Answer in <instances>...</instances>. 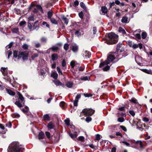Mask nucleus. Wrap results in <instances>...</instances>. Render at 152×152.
<instances>
[{
  "instance_id": "31",
  "label": "nucleus",
  "mask_w": 152,
  "mask_h": 152,
  "mask_svg": "<svg viewBox=\"0 0 152 152\" xmlns=\"http://www.w3.org/2000/svg\"><path fill=\"white\" fill-rule=\"evenodd\" d=\"M142 38L143 39H145L147 36V33L145 32H143L142 34Z\"/></svg>"
},
{
  "instance_id": "57",
  "label": "nucleus",
  "mask_w": 152,
  "mask_h": 152,
  "mask_svg": "<svg viewBox=\"0 0 152 152\" xmlns=\"http://www.w3.org/2000/svg\"><path fill=\"white\" fill-rule=\"evenodd\" d=\"M28 27L29 29L30 30H31L32 29V28H33V26L32 27V26L31 24L29 23H28Z\"/></svg>"
},
{
  "instance_id": "2",
  "label": "nucleus",
  "mask_w": 152,
  "mask_h": 152,
  "mask_svg": "<svg viewBox=\"0 0 152 152\" xmlns=\"http://www.w3.org/2000/svg\"><path fill=\"white\" fill-rule=\"evenodd\" d=\"M108 36L110 38V40L106 41L108 45L113 44L116 43L118 41V36L113 33L109 34Z\"/></svg>"
},
{
  "instance_id": "49",
  "label": "nucleus",
  "mask_w": 152,
  "mask_h": 152,
  "mask_svg": "<svg viewBox=\"0 0 152 152\" xmlns=\"http://www.w3.org/2000/svg\"><path fill=\"white\" fill-rule=\"evenodd\" d=\"M4 78L8 81H10V77L7 76V75H4Z\"/></svg>"
},
{
  "instance_id": "14",
  "label": "nucleus",
  "mask_w": 152,
  "mask_h": 152,
  "mask_svg": "<svg viewBox=\"0 0 152 152\" xmlns=\"http://www.w3.org/2000/svg\"><path fill=\"white\" fill-rule=\"evenodd\" d=\"M73 83L71 81H67L66 83V86L69 88H71L73 86Z\"/></svg>"
},
{
  "instance_id": "33",
  "label": "nucleus",
  "mask_w": 152,
  "mask_h": 152,
  "mask_svg": "<svg viewBox=\"0 0 152 152\" xmlns=\"http://www.w3.org/2000/svg\"><path fill=\"white\" fill-rule=\"evenodd\" d=\"M130 46L132 47L133 49H136L138 47V44H135L131 45Z\"/></svg>"
},
{
  "instance_id": "58",
  "label": "nucleus",
  "mask_w": 152,
  "mask_h": 152,
  "mask_svg": "<svg viewBox=\"0 0 152 152\" xmlns=\"http://www.w3.org/2000/svg\"><path fill=\"white\" fill-rule=\"evenodd\" d=\"M84 95L86 97H89L92 96V95L91 94H84Z\"/></svg>"
},
{
  "instance_id": "64",
  "label": "nucleus",
  "mask_w": 152,
  "mask_h": 152,
  "mask_svg": "<svg viewBox=\"0 0 152 152\" xmlns=\"http://www.w3.org/2000/svg\"><path fill=\"white\" fill-rule=\"evenodd\" d=\"M84 139V137L82 136H80L78 137V140L81 141H83Z\"/></svg>"
},
{
  "instance_id": "35",
  "label": "nucleus",
  "mask_w": 152,
  "mask_h": 152,
  "mask_svg": "<svg viewBox=\"0 0 152 152\" xmlns=\"http://www.w3.org/2000/svg\"><path fill=\"white\" fill-rule=\"evenodd\" d=\"M64 48L66 51L69 48V45L67 43L65 44L64 45Z\"/></svg>"
},
{
  "instance_id": "6",
  "label": "nucleus",
  "mask_w": 152,
  "mask_h": 152,
  "mask_svg": "<svg viewBox=\"0 0 152 152\" xmlns=\"http://www.w3.org/2000/svg\"><path fill=\"white\" fill-rule=\"evenodd\" d=\"M34 9L33 12L35 13L37 12V9L40 10H42V9L41 6L40 5H37L36 7H33L32 5H31L29 7V9Z\"/></svg>"
},
{
  "instance_id": "19",
  "label": "nucleus",
  "mask_w": 152,
  "mask_h": 152,
  "mask_svg": "<svg viewBox=\"0 0 152 152\" xmlns=\"http://www.w3.org/2000/svg\"><path fill=\"white\" fill-rule=\"evenodd\" d=\"M51 58L53 61H55L57 60L58 58V55L55 53L52 54L51 56Z\"/></svg>"
},
{
  "instance_id": "39",
  "label": "nucleus",
  "mask_w": 152,
  "mask_h": 152,
  "mask_svg": "<svg viewBox=\"0 0 152 152\" xmlns=\"http://www.w3.org/2000/svg\"><path fill=\"white\" fill-rule=\"evenodd\" d=\"M22 47L24 50H27L28 49V45L27 44H25L23 45Z\"/></svg>"
},
{
  "instance_id": "62",
  "label": "nucleus",
  "mask_w": 152,
  "mask_h": 152,
  "mask_svg": "<svg viewBox=\"0 0 152 152\" xmlns=\"http://www.w3.org/2000/svg\"><path fill=\"white\" fill-rule=\"evenodd\" d=\"M41 41L42 42H46L47 39L45 37H42L41 39Z\"/></svg>"
},
{
  "instance_id": "59",
  "label": "nucleus",
  "mask_w": 152,
  "mask_h": 152,
  "mask_svg": "<svg viewBox=\"0 0 152 152\" xmlns=\"http://www.w3.org/2000/svg\"><path fill=\"white\" fill-rule=\"evenodd\" d=\"M38 56V55L37 54L34 53L31 56V58L32 59L34 60L35 58L37 57Z\"/></svg>"
},
{
  "instance_id": "23",
  "label": "nucleus",
  "mask_w": 152,
  "mask_h": 152,
  "mask_svg": "<svg viewBox=\"0 0 152 152\" xmlns=\"http://www.w3.org/2000/svg\"><path fill=\"white\" fill-rule=\"evenodd\" d=\"M6 90L7 93H8L10 95L12 96H14L15 95V93L12 91L7 88L6 89Z\"/></svg>"
},
{
  "instance_id": "54",
  "label": "nucleus",
  "mask_w": 152,
  "mask_h": 152,
  "mask_svg": "<svg viewBox=\"0 0 152 152\" xmlns=\"http://www.w3.org/2000/svg\"><path fill=\"white\" fill-rule=\"evenodd\" d=\"M135 37L138 39H141V36L140 34H137L135 35Z\"/></svg>"
},
{
  "instance_id": "12",
  "label": "nucleus",
  "mask_w": 152,
  "mask_h": 152,
  "mask_svg": "<svg viewBox=\"0 0 152 152\" xmlns=\"http://www.w3.org/2000/svg\"><path fill=\"white\" fill-rule=\"evenodd\" d=\"M69 134L72 138L74 139L77 136V132H74L73 134L69 133Z\"/></svg>"
},
{
  "instance_id": "36",
  "label": "nucleus",
  "mask_w": 152,
  "mask_h": 152,
  "mask_svg": "<svg viewBox=\"0 0 152 152\" xmlns=\"http://www.w3.org/2000/svg\"><path fill=\"white\" fill-rule=\"evenodd\" d=\"M137 145H138L141 148H143L142 143L141 141H138L137 142Z\"/></svg>"
},
{
  "instance_id": "27",
  "label": "nucleus",
  "mask_w": 152,
  "mask_h": 152,
  "mask_svg": "<svg viewBox=\"0 0 152 152\" xmlns=\"http://www.w3.org/2000/svg\"><path fill=\"white\" fill-rule=\"evenodd\" d=\"M51 22L53 24H58V22L57 20H56L54 18H52L50 19Z\"/></svg>"
},
{
  "instance_id": "28",
  "label": "nucleus",
  "mask_w": 152,
  "mask_h": 152,
  "mask_svg": "<svg viewBox=\"0 0 152 152\" xmlns=\"http://www.w3.org/2000/svg\"><path fill=\"white\" fill-rule=\"evenodd\" d=\"M38 22V21H37L35 22L34 25L33 26V27L34 29H36L38 28L39 26Z\"/></svg>"
},
{
  "instance_id": "61",
  "label": "nucleus",
  "mask_w": 152,
  "mask_h": 152,
  "mask_svg": "<svg viewBox=\"0 0 152 152\" xmlns=\"http://www.w3.org/2000/svg\"><path fill=\"white\" fill-rule=\"evenodd\" d=\"M91 120V118L90 117H88L86 118V121L87 122H89Z\"/></svg>"
},
{
  "instance_id": "50",
  "label": "nucleus",
  "mask_w": 152,
  "mask_h": 152,
  "mask_svg": "<svg viewBox=\"0 0 152 152\" xmlns=\"http://www.w3.org/2000/svg\"><path fill=\"white\" fill-rule=\"evenodd\" d=\"M142 120L144 122H147L149 121V119H148V118H147L146 117H143Z\"/></svg>"
},
{
  "instance_id": "26",
  "label": "nucleus",
  "mask_w": 152,
  "mask_h": 152,
  "mask_svg": "<svg viewBox=\"0 0 152 152\" xmlns=\"http://www.w3.org/2000/svg\"><path fill=\"white\" fill-rule=\"evenodd\" d=\"M80 7L83 8L85 11H86L87 8L86 7L83 2H81L80 3Z\"/></svg>"
},
{
  "instance_id": "60",
  "label": "nucleus",
  "mask_w": 152,
  "mask_h": 152,
  "mask_svg": "<svg viewBox=\"0 0 152 152\" xmlns=\"http://www.w3.org/2000/svg\"><path fill=\"white\" fill-rule=\"evenodd\" d=\"M26 21H21L19 25L20 26H23V25H24L26 23Z\"/></svg>"
},
{
  "instance_id": "10",
  "label": "nucleus",
  "mask_w": 152,
  "mask_h": 152,
  "mask_svg": "<svg viewBox=\"0 0 152 152\" xmlns=\"http://www.w3.org/2000/svg\"><path fill=\"white\" fill-rule=\"evenodd\" d=\"M7 67L5 68V67H2L1 68V71L2 73L4 75H7Z\"/></svg>"
},
{
  "instance_id": "32",
  "label": "nucleus",
  "mask_w": 152,
  "mask_h": 152,
  "mask_svg": "<svg viewBox=\"0 0 152 152\" xmlns=\"http://www.w3.org/2000/svg\"><path fill=\"white\" fill-rule=\"evenodd\" d=\"M80 79L81 80H88L90 79V77L88 76H86L83 77H81Z\"/></svg>"
},
{
  "instance_id": "18",
  "label": "nucleus",
  "mask_w": 152,
  "mask_h": 152,
  "mask_svg": "<svg viewBox=\"0 0 152 152\" xmlns=\"http://www.w3.org/2000/svg\"><path fill=\"white\" fill-rule=\"evenodd\" d=\"M44 137V134L43 132H41L39 133L38 135V138L39 139H43Z\"/></svg>"
},
{
  "instance_id": "44",
  "label": "nucleus",
  "mask_w": 152,
  "mask_h": 152,
  "mask_svg": "<svg viewBox=\"0 0 152 152\" xmlns=\"http://www.w3.org/2000/svg\"><path fill=\"white\" fill-rule=\"evenodd\" d=\"M58 49V48L56 46H53L52 48V50L53 51H56Z\"/></svg>"
},
{
  "instance_id": "22",
  "label": "nucleus",
  "mask_w": 152,
  "mask_h": 152,
  "mask_svg": "<svg viewBox=\"0 0 152 152\" xmlns=\"http://www.w3.org/2000/svg\"><path fill=\"white\" fill-rule=\"evenodd\" d=\"M58 76V74L56 72H52L51 74V76L54 79H57Z\"/></svg>"
},
{
  "instance_id": "48",
  "label": "nucleus",
  "mask_w": 152,
  "mask_h": 152,
  "mask_svg": "<svg viewBox=\"0 0 152 152\" xmlns=\"http://www.w3.org/2000/svg\"><path fill=\"white\" fill-rule=\"evenodd\" d=\"M118 121L120 122H122L124 121V118L122 117H120L118 118Z\"/></svg>"
},
{
  "instance_id": "46",
  "label": "nucleus",
  "mask_w": 152,
  "mask_h": 152,
  "mask_svg": "<svg viewBox=\"0 0 152 152\" xmlns=\"http://www.w3.org/2000/svg\"><path fill=\"white\" fill-rule=\"evenodd\" d=\"M28 20L29 21H33L34 20V18L33 16H30L28 18Z\"/></svg>"
},
{
  "instance_id": "45",
  "label": "nucleus",
  "mask_w": 152,
  "mask_h": 152,
  "mask_svg": "<svg viewBox=\"0 0 152 152\" xmlns=\"http://www.w3.org/2000/svg\"><path fill=\"white\" fill-rule=\"evenodd\" d=\"M65 105V103H64V102H61L60 103V106L63 109H64L63 107H64Z\"/></svg>"
},
{
  "instance_id": "63",
  "label": "nucleus",
  "mask_w": 152,
  "mask_h": 152,
  "mask_svg": "<svg viewBox=\"0 0 152 152\" xmlns=\"http://www.w3.org/2000/svg\"><path fill=\"white\" fill-rule=\"evenodd\" d=\"M75 34L77 36L79 37L81 33L79 31H77L75 32Z\"/></svg>"
},
{
  "instance_id": "13",
  "label": "nucleus",
  "mask_w": 152,
  "mask_h": 152,
  "mask_svg": "<svg viewBox=\"0 0 152 152\" xmlns=\"http://www.w3.org/2000/svg\"><path fill=\"white\" fill-rule=\"evenodd\" d=\"M17 94L19 96V99L20 100L21 103H23L24 102V99L22 95L19 92H17Z\"/></svg>"
},
{
  "instance_id": "34",
  "label": "nucleus",
  "mask_w": 152,
  "mask_h": 152,
  "mask_svg": "<svg viewBox=\"0 0 152 152\" xmlns=\"http://www.w3.org/2000/svg\"><path fill=\"white\" fill-rule=\"evenodd\" d=\"M130 101L132 102L133 103L135 104H136L137 103V100L134 98H132Z\"/></svg>"
},
{
  "instance_id": "56",
  "label": "nucleus",
  "mask_w": 152,
  "mask_h": 152,
  "mask_svg": "<svg viewBox=\"0 0 152 152\" xmlns=\"http://www.w3.org/2000/svg\"><path fill=\"white\" fill-rule=\"evenodd\" d=\"M12 43H10L8 45H7L6 47V48L7 49L8 48L10 49V48L12 46Z\"/></svg>"
},
{
  "instance_id": "42",
  "label": "nucleus",
  "mask_w": 152,
  "mask_h": 152,
  "mask_svg": "<svg viewBox=\"0 0 152 152\" xmlns=\"http://www.w3.org/2000/svg\"><path fill=\"white\" fill-rule=\"evenodd\" d=\"M12 124L11 122H9L6 124V126L8 128H11L12 127Z\"/></svg>"
},
{
  "instance_id": "52",
  "label": "nucleus",
  "mask_w": 152,
  "mask_h": 152,
  "mask_svg": "<svg viewBox=\"0 0 152 152\" xmlns=\"http://www.w3.org/2000/svg\"><path fill=\"white\" fill-rule=\"evenodd\" d=\"M57 70L59 75H62V72L60 70V68L59 67H57Z\"/></svg>"
},
{
  "instance_id": "7",
  "label": "nucleus",
  "mask_w": 152,
  "mask_h": 152,
  "mask_svg": "<svg viewBox=\"0 0 152 152\" xmlns=\"http://www.w3.org/2000/svg\"><path fill=\"white\" fill-rule=\"evenodd\" d=\"M81 95L80 94H78L75 97V100L74 101L73 104L74 106L77 107V106L78 100L80 98Z\"/></svg>"
},
{
  "instance_id": "40",
  "label": "nucleus",
  "mask_w": 152,
  "mask_h": 152,
  "mask_svg": "<svg viewBox=\"0 0 152 152\" xmlns=\"http://www.w3.org/2000/svg\"><path fill=\"white\" fill-rule=\"evenodd\" d=\"M65 124L68 126L69 125L70 120L69 118H67L64 121Z\"/></svg>"
},
{
  "instance_id": "47",
  "label": "nucleus",
  "mask_w": 152,
  "mask_h": 152,
  "mask_svg": "<svg viewBox=\"0 0 152 152\" xmlns=\"http://www.w3.org/2000/svg\"><path fill=\"white\" fill-rule=\"evenodd\" d=\"M12 31L14 33H17L18 31V29L17 28H15L12 29Z\"/></svg>"
},
{
  "instance_id": "24",
  "label": "nucleus",
  "mask_w": 152,
  "mask_h": 152,
  "mask_svg": "<svg viewBox=\"0 0 152 152\" xmlns=\"http://www.w3.org/2000/svg\"><path fill=\"white\" fill-rule=\"evenodd\" d=\"M48 17L49 19L51 18V17L53 15V12L51 11H49L47 13Z\"/></svg>"
},
{
  "instance_id": "4",
  "label": "nucleus",
  "mask_w": 152,
  "mask_h": 152,
  "mask_svg": "<svg viewBox=\"0 0 152 152\" xmlns=\"http://www.w3.org/2000/svg\"><path fill=\"white\" fill-rule=\"evenodd\" d=\"M29 54V52L28 51H20L18 54V59L22 58L23 60H27Z\"/></svg>"
},
{
  "instance_id": "37",
  "label": "nucleus",
  "mask_w": 152,
  "mask_h": 152,
  "mask_svg": "<svg viewBox=\"0 0 152 152\" xmlns=\"http://www.w3.org/2000/svg\"><path fill=\"white\" fill-rule=\"evenodd\" d=\"M119 31L120 32H122V34H125L126 33V32L124 29L122 28H119Z\"/></svg>"
},
{
  "instance_id": "55",
  "label": "nucleus",
  "mask_w": 152,
  "mask_h": 152,
  "mask_svg": "<svg viewBox=\"0 0 152 152\" xmlns=\"http://www.w3.org/2000/svg\"><path fill=\"white\" fill-rule=\"evenodd\" d=\"M79 16L82 19L83 18V12L81 11L79 13Z\"/></svg>"
},
{
  "instance_id": "53",
  "label": "nucleus",
  "mask_w": 152,
  "mask_h": 152,
  "mask_svg": "<svg viewBox=\"0 0 152 152\" xmlns=\"http://www.w3.org/2000/svg\"><path fill=\"white\" fill-rule=\"evenodd\" d=\"M129 112V114L133 116H134L135 115V113L133 111L130 110Z\"/></svg>"
},
{
  "instance_id": "8",
  "label": "nucleus",
  "mask_w": 152,
  "mask_h": 152,
  "mask_svg": "<svg viewBox=\"0 0 152 152\" xmlns=\"http://www.w3.org/2000/svg\"><path fill=\"white\" fill-rule=\"evenodd\" d=\"M55 84L56 86H61L62 87H64V85L62 84L59 80H55L53 81Z\"/></svg>"
},
{
  "instance_id": "11",
  "label": "nucleus",
  "mask_w": 152,
  "mask_h": 152,
  "mask_svg": "<svg viewBox=\"0 0 152 152\" xmlns=\"http://www.w3.org/2000/svg\"><path fill=\"white\" fill-rule=\"evenodd\" d=\"M72 50L74 52H76L78 50V47L76 45H73L72 46Z\"/></svg>"
},
{
  "instance_id": "15",
  "label": "nucleus",
  "mask_w": 152,
  "mask_h": 152,
  "mask_svg": "<svg viewBox=\"0 0 152 152\" xmlns=\"http://www.w3.org/2000/svg\"><path fill=\"white\" fill-rule=\"evenodd\" d=\"M102 13L103 14H106L107 11V9L105 7H102L101 8Z\"/></svg>"
},
{
  "instance_id": "30",
  "label": "nucleus",
  "mask_w": 152,
  "mask_h": 152,
  "mask_svg": "<svg viewBox=\"0 0 152 152\" xmlns=\"http://www.w3.org/2000/svg\"><path fill=\"white\" fill-rule=\"evenodd\" d=\"M66 63L65 60H63L62 61V66L64 68L63 69H64L66 68Z\"/></svg>"
},
{
  "instance_id": "41",
  "label": "nucleus",
  "mask_w": 152,
  "mask_h": 152,
  "mask_svg": "<svg viewBox=\"0 0 152 152\" xmlns=\"http://www.w3.org/2000/svg\"><path fill=\"white\" fill-rule=\"evenodd\" d=\"M13 56L15 58H17L18 59V55L17 51H14L13 52Z\"/></svg>"
},
{
  "instance_id": "3",
  "label": "nucleus",
  "mask_w": 152,
  "mask_h": 152,
  "mask_svg": "<svg viewBox=\"0 0 152 152\" xmlns=\"http://www.w3.org/2000/svg\"><path fill=\"white\" fill-rule=\"evenodd\" d=\"M115 58V56L112 53L109 54L107 56V59L101 63L99 65V67H101L105 65L109 64L110 62L113 61Z\"/></svg>"
},
{
  "instance_id": "1",
  "label": "nucleus",
  "mask_w": 152,
  "mask_h": 152,
  "mask_svg": "<svg viewBox=\"0 0 152 152\" xmlns=\"http://www.w3.org/2000/svg\"><path fill=\"white\" fill-rule=\"evenodd\" d=\"M24 149L22 146L20 145L18 142H13L9 145L7 152H20Z\"/></svg>"
},
{
  "instance_id": "17",
  "label": "nucleus",
  "mask_w": 152,
  "mask_h": 152,
  "mask_svg": "<svg viewBox=\"0 0 152 152\" xmlns=\"http://www.w3.org/2000/svg\"><path fill=\"white\" fill-rule=\"evenodd\" d=\"M47 126L49 129H53L54 126L52 122H50L48 124Z\"/></svg>"
},
{
  "instance_id": "16",
  "label": "nucleus",
  "mask_w": 152,
  "mask_h": 152,
  "mask_svg": "<svg viewBox=\"0 0 152 152\" xmlns=\"http://www.w3.org/2000/svg\"><path fill=\"white\" fill-rule=\"evenodd\" d=\"M43 118L45 121H49L50 120V117L48 114L44 115L43 117Z\"/></svg>"
},
{
  "instance_id": "9",
  "label": "nucleus",
  "mask_w": 152,
  "mask_h": 152,
  "mask_svg": "<svg viewBox=\"0 0 152 152\" xmlns=\"http://www.w3.org/2000/svg\"><path fill=\"white\" fill-rule=\"evenodd\" d=\"M6 131L4 126L2 124H0V134L5 133Z\"/></svg>"
},
{
  "instance_id": "20",
  "label": "nucleus",
  "mask_w": 152,
  "mask_h": 152,
  "mask_svg": "<svg viewBox=\"0 0 152 152\" xmlns=\"http://www.w3.org/2000/svg\"><path fill=\"white\" fill-rule=\"evenodd\" d=\"M22 103L21 102H20L19 101H16L15 104L18 107H22L23 106V105L21 104ZM23 104H24V102L23 103H22Z\"/></svg>"
},
{
  "instance_id": "29",
  "label": "nucleus",
  "mask_w": 152,
  "mask_h": 152,
  "mask_svg": "<svg viewBox=\"0 0 152 152\" xmlns=\"http://www.w3.org/2000/svg\"><path fill=\"white\" fill-rule=\"evenodd\" d=\"M128 18L127 17H123L122 20L121 21L123 23H127V22Z\"/></svg>"
},
{
  "instance_id": "38",
  "label": "nucleus",
  "mask_w": 152,
  "mask_h": 152,
  "mask_svg": "<svg viewBox=\"0 0 152 152\" xmlns=\"http://www.w3.org/2000/svg\"><path fill=\"white\" fill-rule=\"evenodd\" d=\"M107 65L103 69V71H107L108 70H109L110 68V66L108 65Z\"/></svg>"
},
{
  "instance_id": "51",
  "label": "nucleus",
  "mask_w": 152,
  "mask_h": 152,
  "mask_svg": "<svg viewBox=\"0 0 152 152\" xmlns=\"http://www.w3.org/2000/svg\"><path fill=\"white\" fill-rule=\"evenodd\" d=\"M96 139L98 141L100 139V135L99 134H97L96 136Z\"/></svg>"
},
{
  "instance_id": "21",
  "label": "nucleus",
  "mask_w": 152,
  "mask_h": 152,
  "mask_svg": "<svg viewBox=\"0 0 152 152\" xmlns=\"http://www.w3.org/2000/svg\"><path fill=\"white\" fill-rule=\"evenodd\" d=\"M84 55H85V56L87 57L88 58H89L91 56V54L89 52L87 51H85L84 52Z\"/></svg>"
},
{
  "instance_id": "43",
  "label": "nucleus",
  "mask_w": 152,
  "mask_h": 152,
  "mask_svg": "<svg viewBox=\"0 0 152 152\" xmlns=\"http://www.w3.org/2000/svg\"><path fill=\"white\" fill-rule=\"evenodd\" d=\"M75 65V62L74 61H72L70 63V65L72 68H73Z\"/></svg>"
},
{
  "instance_id": "25",
  "label": "nucleus",
  "mask_w": 152,
  "mask_h": 152,
  "mask_svg": "<svg viewBox=\"0 0 152 152\" xmlns=\"http://www.w3.org/2000/svg\"><path fill=\"white\" fill-rule=\"evenodd\" d=\"M62 20L64 22V23L67 25L69 22L68 20L64 16H63L62 18Z\"/></svg>"
},
{
  "instance_id": "5",
  "label": "nucleus",
  "mask_w": 152,
  "mask_h": 152,
  "mask_svg": "<svg viewBox=\"0 0 152 152\" xmlns=\"http://www.w3.org/2000/svg\"><path fill=\"white\" fill-rule=\"evenodd\" d=\"M95 110L91 109H85L82 110L81 113L85 115H92L94 112Z\"/></svg>"
}]
</instances>
